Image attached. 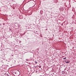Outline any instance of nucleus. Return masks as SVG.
I'll use <instances>...</instances> for the list:
<instances>
[{
	"label": "nucleus",
	"mask_w": 76,
	"mask_h": 76,
	"mask_svg": "<svg viewBox=\"0 0 76 76\" xmlns=\"http://www.w3.org/2000/svg\"><path fill=\"white\" fill-rule=\"evenodd\" d=\"M6 1H5V0H1V3L2 4H4L5 2Z\"/></svg>",
	"instance_id": "nucleus-1"
},
{
	"label": "nucleus",
	"mask_w": 76,
	"mask_h": 76,
	"mask_svg": "<svg viewBox=\"0 0 76 76\" xmlns=\"http://www.w3.org/2000/svg\"><path fill=\"white\" fill-rule=\"evenodd\" d=\"M59 10L60 11H63V10H64V8H63V7H61L59 9Z\"/></svg>",
	"instance_id": "nucleus-2"
},
{
	"label": "nucleus",
	"mask_w": 76,
	"mask_h": 76,
	"mask_svg": "<svg viewBox=\"0 0 76 76\" xmlns=\"http://www.w3.org/2000/svg\"><path fill=\"white\" fill-rule=\"evenodd\" d=\"M65 63H69V61L67 59L65 60Z\"/></svg>",
	"instance_id": "nucleus-3"
},
{
	"label": "nucleus",
	"mask_w": 76,
	"mask_h": 76,
	"mask_svg": "<svg viewBox=\"0 0 76 76\" xmlns=\"http://www.w3.org/2000/svg\"><path fill=\"white\" fill-rule=\"evenodd\" d=\"M65 72H64V71H62V74H64Z\"/></svg>",
	"instance_id": "nucleus-4"
},
{
	"label": "nucleus",
	"mask_w": 76,
	"mask_h": 76,
	"mask_svg": "<svg viewBox=\"0 0 76 76\" xmlns=\"http://www.w3.org/2000/svg\"><path fill=\"white\" fill-rule=\"evenodd\" d=\"M66 59V57H65V58H63V59Z\"/></svg>",
	"instance_id": "nucleus-5"
},
{
	"label": "nucleus",
	"mask_w": 76,
	"mask_h": 76,
	"mask_svg": "<svg viewBox=\"0 0 76 76\" xmlns=\"http://www.w3.org/2000/svg\"><path fill=\"white\" fill-rule=\"evenodd\" d=\"M35 63L36 64H37V62H35Z\"/></svg>",
	"instance_id": "nucleus-6"
},
{
	"label": "nucleus",
	"mask_w": 76,
	"mask_h": 76,
	"mask_svg": "<svg viewBox=\"0 0 76 76\" xmlns=\"http://www.w3.org/2000/svg\"><path fill=\"white\" fill-rule=\"evenodd\" d=\"M18 72H20V71H19V70H18Z\"/></svg>",
	"instance_id": "nucleus-7"
},
{
	"label": "nucleus",
	"mask_w": 76,
	"mask_h": 76,
	"mask_svg": "<svg viewBox=\"0 0 76 76\" xmlns=\"http://www.w3.org/2000/svg\"><path fill=\"white\" fill-rule=\"evenodd\" d=\"M15 74H16V72H15Z\"/></svg>",
	"instance_id": "nucleus-8"
},
{
	"label": "nucleus",
	"mask_w": 76,
	"mask_h": 76,
	"mask_svg": "<svg viewBox=\"0 0 76 76\" xmlns=\"http://www.w3.org/2000/svg\"><path fill=\"white\" fill-rule=\"evenodd\" d=\"M20 42H21V41H20Z\"/></svg>",
	"instance_id": "nucleus-9"
},
{
	"label": "nucleus",
	"mask_w": 76,
	"mask_h": 76,
	"mask_svg": "<svg viewBox=\"0 0 76 76\" xmlns=\"http://www.w3.org/2000/svg\"><path fill=\"white\" fill-rule=\"evenodd\" d=\"M46 31H47V29H46Z\"/></svg>",
	"instance_id": "nucleus-10"
},
{
	"label": "nucleus",
	"mask_w": 76,
	"mask_h": 76,
	"mask_svg": "<svg viewBox=\"0 0 76 76\" xmlns=\"http://www.w3.org/2000/svg\"><path fill=\"white\" fill-rule=\"evenodd\" d=\"M26 61H28V59H26Z\"/></svg>",
	"instance_id": "nucleus-11"
},
{
	"label": "nucleus",
	"mask_w": 76,
	"mask_h": 76,
	"mask_svg": "<svg viewBox=\"0 0 76 76\" xmlns=\"http://www.w3.org/2000/svg\"><path fill=\"white\" fill-rule=\"evenodd\" d=\"M12 56H13V55H12Z\"/></svg>",
	"instance_id": "nucleus-12"
},
{
	"label": "nucleus",
	"mask_w": 76,
	"mask_h": 76,
	"mask_svg": "<svg viewBox=\"0 0 76 76\" xmlns=\"http://www.w3.org/2000/svg\"><path fill=\"white\" fill-rule=\"evenodd\" d=\"M37 67V66H35V67Z\"/></svg>",
	"instance_id": "nucleus-13"
},
{
	"label": "nucleus",
	"mask_w": 76,
	"mask_h": 76,
	"mask_svg": "<svg viewBox=\"0 0 76 76\" xmlns=\"http://www.w3.org/2000/svg\"><path fill=\"white\" fill-rule=\"evenodd\" d=\"M39 67H41L40 66H39Z\"/></svg>",
	"instance_id": "nucleus-14"
},
{
	"label": "nucleus",
	"mask_w": 76,
	"mask_h": 76,
	"mask_svg": "<svg viewBox=\"0 0 76 76\" xmlns=\"http://www.w3.org/2000/svg\"><path fill=\"white\" fill-rule=\"evenodd\" d=\"M37 49H39L38 48Z\"/></svg>",
	"instance_id": "nucleus-15"
}]
</instances>
